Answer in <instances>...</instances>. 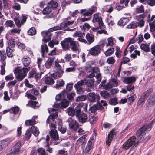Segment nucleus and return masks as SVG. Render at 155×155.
Returning a JSON list of instances; mask_svg holds the SVG:
<instances>
[{
  "mask_svg": "<svg viewBox=\"0 0 155 155\" xmlns=\"http://www.w3.org/2000/svg\"><path fill=\"white\" fill-rule=\"evenodd\" d=\"M75 23L74 21H73V19H71V17H68L64 19V21L61 23L60 26H54L50 28L49 31H54L59 30H62L65 31H73L76 29V28L71 29L67 27L72 25L74 27V23Z\"/></svg>",
  "mask_w": 155,
  "mask_h": 155,
  "instance_id": "obj_1",
  "label": "nucleus"
},
{
  "mask_svg": "<svg viewBox=\"0 0 155 155\" xmlns=\"http://www.w3.org/2000/svg\"><path fill=\"white\" fill-rule=\"evenodd\" d=\"M30 67H17L15 68L14 72L16 75V78L19 81H21L26 76L27 73L30 71Z\"/></svg>",
  "mask_w": 155,
  "mask_h": 155,
  "instance_id": "obj_2",
  "label": "nucleus"
},
{
  "mask_svg": "<svg viewBox=\"0 0 155 155\" xmlns=\"http://www.w3.org/2000/svg\"><path fill=\"white\" fill-rule=\"evenodd\" d=\"M106 80L102 81L99 85V87H103V89L109 90L113 87L117 86L118 85V82L115 78H112L109 80V82L106 84Z\"/></svg>",
  "mask_w": 155,
  "mask_h": 155,
  "instance_id": "obj_3",
  "label": "nucleus"
},
{
  "mask_svg": "<svg viewBox=\"0 0 155 155\" xmlns=\"http://www.w3.org/2000/svg\"><path fill=\"white\" fill-rule=\"evenodd\" d=\"M132 145L135 147L138 145V142L136 141V137L134 136L132 137L125 142L123 144V148L126 150Z\"/></svg>",
  "mask_w": 155,
  "mask_h": 155,
  "instance_id": "obj_4",
  "label": "nucleus"
},
{
  "mask_svg": "<svg viewBox=\"0 0 155 155\" xmlns=\"http://www.w3.org/2000/svg\"><path fill=\"white\" fill-rule=\"evenodd\" d=\"M107 104L103 100H101V102H97L96 104H94L90 108V110L92 113H95L97 110H103L104 108L103 106H106Z\"/></svg>",
  "mask_w": 155,
  "mask_h": 155,
  "instance_id": "obj_5",
  "label": "nucleus"
},
{
  "mask_svg": "<svg viewBox=\"0 0 155 155\" xmlns=\"http://www.w3.org/2000/svg\"><path fill=\"white\" fill-rule=\"evenodd\" d=\"M55 65L57 71L52 74V76L54 78H58L61 76L64 72L62 67L58 62L55 61Z\"/></svg>",
  "mask_w": 155,
  "mask_h": 155,
  "instance_id": "obj_6",
  "label": "nucleus"
},
{
  "mask_svg": "<svg viewBox=\"0 0 155 155\" xmlns=\"http://www.w3.org/2000/svg\"><path fill=\"white\" fill-rule=\"evenodd\" d=\"M81 111V109L80 106H77L75 109L72 107H69L66 110L68 114L71 116L75 115L77 117L78 116Z\"/></svg>",
  "mask_w": 155,
  "mask_h": 155,
  "instance_id": "obj_7",
  "label": "nucleus"
},
{
  "mask_svg": "<svg viewBox=\"0 0 155 155\" xmlns=\"http://www.w3.org/2000/svg\"><path fill=\"white\" fill-rule=\"evenodd\" d=\"M153 122H151L148 125L143 126L140 128L137 132V136H142L145 134L146 130L149 131L150 130L153 125Z\"/></svg>",
  "mask_w": 155,
  "mask_h": 155,
  "instance_id": "obj_8",
  "label": "nucleus"
},
{
  "mask_svg": "<svg viewBox=\"0 0 155 155\" xmlns=\"http://www.w3.org/2000/svg\"><path fill=\"white\" fill-rule=\"evenodd\" d=\"M21 144L20 142H17L11 149V152L6 155H17L21 152L20 148Z\"/></svg>",
  "mask_w": 155,
  "mask_h": 155,
  "instance_id": "obj_9",
  "label": "nucleus"
},
{
  "mask_svg": "<svg viewBox=\"0 0 155 155\" xmlns=\"http://www.w3.org/2000/svg\"><path fill=\"white\" fill-rule=\"evenodd\" d=\"M87 97L89 101L91 103H94L97 101V102L99 101L100 97L99 94H96L94 92L89 93L87 95Z\"/></svg>",
  "mask_w": 155,
  "mask_h": 155,
  "instance_id": "obj_10",
  "label": "nucleus"
},
{
  "mask_svg": "<svg viewBox=\"0 0 155 155\" xmlns=\"http://www.w3.org/2000/svg\"><path fill=\"white\" fill-rule=\"evenodd\" d=\"M99 13H96L94 15V16L92 20L93 22H98L100 29H104V26L103 23L102 18L99 16Z\"/></svg>",
  "mask_w": 155,
  "mask_h": 155,
  "instance_id": "obj_11",
  "label": "nucleus"
},
{
  "mask_svg": "<svg viewBox=\"0 0 155 155\" xmlns=\"http://www.w3.org/2000/svg\"><path fill=\"white\" fill-rule=\"evenodd\" d=\"M101 49L100 45H96L91 48L89 50V53L92 56H97L101 53Z\"/></svg>",
  "mask_w": 155,
  "mask_h": 155,
  "instance_id": "obj_12",
  "label": "nucleus"
},
{
  "mask_svg": "<svg viewBox=\"0 0 155 155\" xmlns=\"http://www.w3.org/2000/svg\"><path fill=\"white\" fill-rule=\"evenodd\" d=\"M96 10V7L93 6L90 8L87 11L85 9L81 10L80 12L84 16H89L95 12Z\"/></svg>",
  "mask_w": 155,
  "mask_h": 155,
  "instance_id": "obj_13",
  "label": "nucleus"
},
{
  "mask_svg": "<svg viewBox=\"0 0 155 155\" xmlns=\"http://www.w3.org/2000/svg\"><path fill=\"white\" fill-rule=\"evenodd\" d=\"M68 121L70 128L74 130H76L79 127L78 122L75 120L71 118H68Z\"/></svg>",
  "mask_w": 155,
  "mask_h": 155,
  "instance_id": "obj_14",
  "label": "nucleus"
},
{
  "mask_svg": "<svg viewBox=\"0 0 155 155\" xmlns=\"http://www.w3.org/2000/svg\"><path fill=\"white\" fill-rule=\"evenodd\" d=\"M49 30V29L48 31H44L41 33V35L44 38L42 40L45 42L48 41L51 39V36L52 35L51 32L53 31H50Z\"/></svg>",
  "mask_w": 155,
  "mask_h": 155,
  "instance_id": "obj_15",
  "label": "nucleus"
},
{
  "mask_svg": "<svg viewBox=\"0 0 155 155\" xmlns=\"http://www.w3.org/2000/svg\"><path fill=\"white\" fill-rule=\"evenodd\" d=\"M146 16L145 14H142L136 16V19L138 21L137 24L138 26L142 27L144 25V22L143 18L146 17Z\"/></svg>",
  "mask_w": 155,
  "mask_h": 155,
  "instance_id": "obj_16",
  "label": "nucleus"
},
{
  "mask_svg": "<svg viewBox=\"0 0 155 155\" xmlns=\"http://www.w3.org/2000/svg\"><path fill=\"white\" fill-rule=\"evenodd\" d=\"M71 39V38H68L65 39L61 42V46L64 49L66 50L69 49V44H70Z\"/></svg>",
  "mask_w": 155,
  "mask_h": 155,
  "instance_id": "obj_17",
  "label": "nucleus"
},
{
  "mask_svg": "<svg viewBox=\"0 0 155 155\" xmlns=\"http://www.w3.org/2000/svg\"><path fill=\"white\" fill-rule=\"evenodd\" d=\"M69 104V102L66 99H64L58 103L54 104V107L57 108H64L67 107Z\"/></svg>",
  "mask_w": 155,
  "mask_h": 155,
  "instance_id": "obj_18",
  "label": "nucleus"
},
{
  "mask_svg": "<svg viewBox=\"0 0 155 155\" xmlns=\"http://www.w3.org/2000/svg\"><path fill=\"white\" fill-rule=\"evenodd\" d=\"M84 80L85 81V84L89 88H88L87 89V91L90 92L91 91V88L94 89V81L92 79H90L86 81L85 79H84Z\"/></svg>",
  "mask_w": 155,
  "mask_h": 155,
  "instance_id": "obj_19",
  "label": "nucleus"
},
{
  "mask_svg": "<svg viewBox=\"0 0 155 155\" xmlns=\"http://www.w3.org/2000/svg\"><path fill=\"white\" fill-rule=\"evenodd\" d=\"M77 117H78L79 122L83 124L88 121L87 115L85 113H83L80 115L79 114Z\"/></svg>",
  "mask_w": 155,
  "mask_h": 155,
  "instance_id": "obj_20",
  "label": "nucleus"
},
{
  "mask_svg": "<svg viewBox=\"0 0 155 155\" xmlns=\"http://www.w3.org/2000/svg\"><path fill=\"white\" fill-rule=\"evenodd\" d=\"M91 19V17L88 18H81L79 17L77 20L76 18H74L73 19V21H74V22H75L74 23V27L76 26L79 23L81 24L82 22H84L86 21L90 20Z\"/></svg>",
  "mask_w": 155,
  "mask_h": 155,
  "instance_id": "obj_21",
  "label": "nucleus"
},
{
  "mask_svg": "<svg viewBox=\"0 0 155 155\" xmlns=\"http://www.w3.org/2000/svg\"><path fill=\"white\" fill-rule=\"evenodd\" d=\"M136 46L135 45H130V44H129L124 51V55H127L128 52L130 53H131L134 49Z\"/></svg>",
  "mask_w": 155,
  "mask_h": 155,
  "instance_id": "obj_22",
  "label": "nucleus"
},
{
  "mask_svg": "<svg viewBox=\"0 0 155 155\" xmlns=\"http://www.w3.org/2000/svg\"><path fill=\"white\" fill-rule=\"evenodd\" d=\"M115 130L113 129L111 130L108 135V139L106 142V144L108 146H109L110 144L111 141H112L113 136L115 134Z\"/></svg>",
  "mask_w": 155,
  "mask_h": 155,
  "instance_id": "obj_23",
  "label": "nucleus"
},
{
  "mask_svg": "<svg viewBox=\"0 0 155 155\" xmlns=\"http://www.w3.org/2000/svg\"><path fill=\"white\" fill-rule=\"evenodd\" d=\"M50 133L51 138L54 139L55 141L58 140L59 137L56 129H51Z\"/></svg>",
  "mask_w": 155,
  "mask_h": 155,
  "instance_id": "obj_24",
  "label": "nucleus"
},
{
  "mask_svg": "<svg viewBox=\"0 0 155 155\" xmlns=\"http://www.w3.org/2000/svg\"><path fill=\"white\" fill-rule=\"evenodd\" d=\"M38 118L37 116H35L33 117L32 119L26 120L25 123L26 126H29L35 124H36L35 119Z\"/></svg>",
  "mask_w": 155,
  "mask_h": 155,
  "instance_id": "obj_25",
  "label": "nucleus"
},
{
  "mask_svg": "<svg viewBox=\"0 0 155 155\" xmlns=\"http://www.w3.org/2000/svg\"><path fill=\"white\" fill-rule=\"evenodd\" d=\"M58 117V113L55 112L53 114L50 115L48 117L47 120V123H50V122H53L55 119L57 118Z\"/></svg>",
  "mask_w": 155,
  "mask_h": 155,
  "instance_id": "obj_26",
  "label": "nucleus"
},
{
  "mask_svg": "<svg viewBox=\"0 0 155 155\" xmlns=\"http://www.w3.org/2000/svg\"><path fill=\"white\" fill-rule=\"evenodd\" d=\"M22 64L25 67H28L31 62V60L30 58L28 57H24L22 59Z\"/></svg>",
  "mask_w": 155,
  "mask_h": 155,
  "instance_id": "obj_27",
  "label": "nucleus"
},
{
  "mask_svg": "<svg viewBox=\"0 0 155 155\" xmlns=\"http://www.w3.org/2000/svg\"><path fill=\"white\" fill-rule=\"evenodd\" d=\"M54 57L49 58L46 61L45 64V66L46 68L49 69L51 68L54 61Z\"/></svg>",
  "mask_w": 155,
  "mask_h": 155,
  "instance_id": "obj_28",
  "label": "nucleus"
},
{
  "mask_svg": "<svg viewBox=\"0 0 155 155\" xmlns=\"http://www.w3.org/2000/svg\"><path fill=\"white\" fill-rule=\"evenodd\" d=\"M86 38L89 44L93 43L94 40V35L91 33H87L86 35Z\"/></svg>",
  "mask_w": 155,
  "mask_h": 155,
  "instance_id": "obj_29",
  "label": "nucleus"
},
{
  "mask_svg": "<svg viewBox=\"0 0 155 155\" xmlns=\"http://www.w3.org/2000/svg\"><path fill=\"white\" fill-rule=\"evenodd\" d=\"M11 141L9 139L7 138L1 141V143L0 146L3 147V148H5L10 143Z\"/></svg>",
  "mask_w": 155,
  "mask_h": 155,
  "instance_id": "obj_30",
  "label": "nucleus"
},
{
  "mask_svg": "<svg viewBox=\"0 0 155 155\" xmlns=\"http://www.w3.org/2000/svg\"><path fill=\"white\" fill-rule=\"evenodd\" d=\"M70 45L71 46V49L73 51H76L78 50L79 45L76 44L75 41L73 40L72 38L70 42Z\"/></svg>",
  "mask_w": 155,
  "mask_h": 155,
  "instance_id": "obj_31",
  "label": "nucleus"
},
{
  "mask_svg": "<svg viewBox=\"0 0 155 155\" xmlns=\"http://www.w3.org/2000/svg\"><path fill=\"white\" fill-rule=\"evenodd\" d=\"M49 136L48 135H47L46 139V142L45 143L46 144L44 145V147H47L48 148L47 149V150L50 153H51L52 152V149L50 147H48L49 146Z\"/></svg>",
  "mask_w": 155,
  "mask_h": 155,
  "instance_id": "obj_32",
  "label": "nucleus"
},
{
  "mask_svg": "<svg viewBox=\"0 0 155 155\" xmlns=\"http://www.w3.org/2000/svg\"><path fill=\"white\" fill-rule=\"evenodd\" d=\"M147 102L149 106L155 104V95H151L148 99Z\"/></svg>",
  "mask_w": 155,
  "mask_h": 155,
  "instance_id": "obj_33",
  "label": "nucleus"
},
{
  "mask_svg": "<svg viewBox=\"0 0 155 155\" xmlns=\"http://www.w3.org/2000/svg\"><path fill=\"white\" fill-rule=\"evenodd\" d=\"M129 21V19L128 18H122L119 21L118 23L119 25L124 26Z\"/></svg>",
  "mask_w": 155,
  "mask_h": 155,
  "instance_id": "obj_34",
  "label": "nucleus"
},
{
  "mask_svg": "<svg viewBox=\"0 0 155 155\" xmlns=\"http://www.w3.org/2000/svg\"><path fill=\"white\" fill-rule=\"evenodd\" d=\"M2 1L5 9H8L10 7L11 5V1L10 0H2Z\"/></svg>",
  "mask_w": 155,
  "mask_h": 155,
  "instance_id": "obj_35",
  "label": "nucleus"
},
{
  "mask_svg": "<svg viewBox=\"0 0 155 155\" xmlns=\"http://www.w3.org/2000/svg\"><path fill=\"white\" fill-rule=\"evenodd\" d=\"M136 78L134 77L126 78L124 80V82L127 84H130L135 81Z\"/></svg>",
  "mask_w": 155,
  "mask_h": 155,
  "instance_id": "obj_36",
  "label": "nucleus"
},
{
  "mask_svg": "<svg viewBox=\"0 0 155 155\" xmlns=\"http://www.w3.org/2000/svg\"><path fill=\"white\" fill-rule=\"evenodd\" d=\"M101 96L104 99H107L110 97V94L107 91L103 90L100 93Z\"/></svg>",
  "mask_w": 155,
  "mask_h": 155,
  "instance_id": "obj_37",
  "label": "nucleus"
},
{
  "mask_svg": "<svg viewBox=\"0 0 155 155\" xmlns=\"http://www.w3.org/2000/svg\"><path fill=\"white\" fill-rule=\"evenodd\" d=\"M45 82L47 84L51 85L54 84V79L51 77H49L45 78Z\"/></svg>",
  "mask_w": 155,
  "mask_h": 155,
  "instance_id": "obj_38",
  "label": "nucleus"
},
{
  "mask_svg": "<svg viewBox=\"0 0 155 155\" xmlns=\"http://www.w3.org/2000/svg\"><path fill=\"white\" fill-rule=\"evenodd\" d=\"M30 129L31 130L33 134L35 136H37L38 135L39 131L36 127L33 126L31 127Z\"/></svg>",
  "mask_w": 155,
  "mask_h": 155,
  "instance_id": "obj_39",
  "label": "nucleus"
},
{
  "mask_svg": "<svg viewBox=\"0 0 155 155\" xmlns=\"http://www.w3.org/2000/svg\"><path fill=\"white\" fill-rule=\"evenodd\" d=\"M141 49L145 52H149L150 51L149 45L146 44H142L140 45Z\"/></svg>",
  "mask_w": 155,
  "mask_h": 155,
  "instance_id": "obj_40",
  "label": "nucleus"
},
{
  "mask_svg": "<svg viewBox=\"0 0 155 155\" xmlns=\"http://www.w3.org/2000/svg\"><path fill=\"white\" fill-rule=\"evenodd\" d=\"M41 53L42 54V56H44V52H46L48 53V49L47 46L46 44H44L41 45Z\"/></svg>",
  "mask_w": 155,
  "mask_h": 155,
  "instance_id": "obj_41",
  "label": "nucleus"
},
{
  "mask_svg": "<svg viewBox=\"0 0 155 155\" xmlns=\"http://www.w3.org/2000/svg\"><path fill=\"white\" fill-rule=\"evenodd\" d=\"M86 137V135H84L80 138L77 141V143L80 145L84 144Z\"/></svg>",
  "mask_w": 155,
  "mask_h": 155,
  "instance_id": "obj_42",
  "label": "nucleus"
},
{
  "mask_svg": "<svg viewBox=\"0 0 155 155\" xmlns=\"http://www.w3.org/2000/svg\"><path fill=\"white\" fill-rule=\"evenodd\" d=\"M114 51V49L113 48H111L108 49L105 52V54L106 56H108L111 55L113 54Z\"/></svg>",
  "mask_w": 155,
  "mask_h": 155,
  "instance_id": "obj_43",
  "label": "nucleus"
},
{
  "mask_svg": "<svg viewBox=\"0 0 155 155\" xmlns=\"http://www.w3.org/2000/svg\"><path fill=\"white\" fill-rule=\"evenodd\" d=\"M138 26L137 22L133 21L130 23L127 26L128 28L133 29L136 28Z\"/></svg>",
  "mask_w": 155,
  "mask_h": 155,
  "instance_id": "obj_44",
  "label": "nucleus"
},
{
  "mask_svg": "<svg viewBox=\"0 0 155 155\" xmlns=\"http://www.w3.org/2000/svg\"><path fill=\"white\" fill-rule=\"evenodd\" d=\"M14 20L15 22L16 26L18 28L20 27L23 24V23H22L21 21H20V20L18 18H14Z\"/></svg>",
  "mask_w": 155,
  "mask_h": 155,
  "instance_id": "obj_45",
  "label": "nucleus"
},
{
  "mask_svg": "<svg viewBox=\"0 0 155 155\" xmlns=\"http://www.w3.org/2000/svg\"><path fill=\"white\" fill-rule=\"evenodd\" d=\"M14 49H12L9 47H8L6 49V53L7 56L10 57H12L13 56L12 53L14 51Z\"/></svg>",
  "mask_w": 155,
  "mask_h": 155,
  "instance_id": "obj_46",
  "label": "nucleus"
},
{
  "mask_svg": "<svg viewBox=\"0 0 155 155\" xmlns=\"http://www.w3.org/2000/svg\"><path fill=\"white\" fill-rule=\"evenodd\" d=\"M74 87L77 90L78 94H82L84 92L83 88L82 86H78V85H75Z\"/></svg>",
  "mask_w": 155,
  "mask_h": 155,
  "instance_id": "obj_47",
  "label": "nucleus"
},
{
  "mask_svg": "<svg viewBox=\"0 0 155 155\" xmlns=\"http://www.w3.org/2000/svg\"><path fill=\"white\" fill-rule=\"evenodd\" d=\"M37 70L35 68H33L29 73L28 78H32L35 74L36 73Z\"/></svg>",
  "mask_w": 155,
  "mask_h": 155,
  "instance_id": "obj_48",
  "label": "nucleus"
},
{
  "mask_svg": "<svg viewBox=\"0 0 155 155\" xmlns=\"http://www.w3.org/2000/svg\"><path fill=\"white\" fill-rule=\"evenodd\" d=\"M31 135L32 133L31 131V129L29 128L26 131L25 134V137L26 140H29L31 137Z\"/></svg>",
  "mask_w": 155,
  "mask_h": 155,
  "instance_id": "obj_49",
  "label": "nucleus"
},
{
  "mask_svg": "<svg viewBox=\"0 0 155 155\" xmlns=\"http://www.w3.org/2000/svg\"><path fill=\"white\" fill-rule=\"evenodd\" d=\"M140 51L135 50L134 51V53L130 55V57L134 59L137 58V56H140Z\"/></svg>",
  "mask_w": 155,
  "mask_h": 155,
  "instance_id": "obj_50",
  "label": "nucleus"
},
{
  "mask_svg": "<svg viewBox=\"0 0 155 155\" xmlns=\"http://www.w3.org/2000/svg\"><path fill=\"white\" fill-rule=\"evenodd\" d=\"M84 35V34L79 31H77L73 35L74 37H83Z\"/></svg>",
  "mask_w": 155,
  "mask_h": 155,
  "instance_id": "obj_51",
  "label": "nucleus"
},
{
  "mask_svg": "<svg viewBox=\"0 0 155 155\" xmlns=\"http://www.w3.org/2000/svg\"><path fill=\"white\" fill-rule=\"evenodd\" d=\"M5 25L6 27H9L10 28H12V27H14L15 26V24L13 21L11 20L7 21L5 23Z\"/></svg>",
  "mask_w": 155,
  "mask_h": 155,
  "instance_id": "obj_52",
  "label": "nucleus"
},
{
  "mask_svg": "<svg viewBox=\"0 0 155 155\" xmlns=\"http://www.w3.org/2000/svg\"><path fill=\"white\" fill-rule=\"evenodd\" d=\"M51 12V8L48 6L44 9L42 11V13L44 14H49Z\"/></svg>",
  "mask_w": 155,
  "mask_h": 155,
  "instance_id": "obj_53",
  "label": "nucleus"
},
{
  "mask_svg": "<svg viewBox=\"0 0 155 155\" xmlns=\"http://www.w3.org/2000/svg\"><path fill=\"white\" fill-rule=\"evenodd\" d=\"M87 98V96L86 95H83L79 96L76 98V101L78 102L81 101H84Z\"/></svg>",
  "mask_w": 155,
  "mask_h": 155,
  "instance_id": "obj_54",
  "label": "nucleus"
},
{
  "mask_svg": "<svg viewBox=\"0 0 155 155\" xmlns=\"http://www.w3.org/2000/svg\"><path fill=\"white\" fill-rule=\"evenodd\" d=\"M108 43L106 45V47L112 46L114 45L113 39L112 37H110L107 39Z\"/></svg>",
  "mask_w": 155,
  "mask_h": 155,
  "instance_id": "obj_55",
  "label": "nucleus"
},
{
  "mask_svg": "<svg viewBox=\"0 0 155 155\" xmlns=\"http://www.w3.org/2000/svg\"><path fill=\"white\" fill-rule=\"evenodd\" d=\"M97 120V118L96 117L94 116L90 117L89 119H88V121L91 124L95 123Z\"/></svg>",
  "mask_w": 155,
  "mask_h": 155,
  "instance_id": "obj_56",
  "label": "nucleus"
},
{
  "mask_svg": "<svg viewBox=\"0 0 155 155\" xmlns=\"http://www.w3.org/2000/svg\"><path fill=\"white\" fill-rule=\"evenodd\" d=\"M144 7L143 5H141L140 6H138L136 8V12L138 13H142L144 12Z\"/></svg>",
  "mask_w": 155,
  "mask_h": 155,
  "instance_id": "obj_57",
  "label": "nucleus"
},
{
  "mask_svg": "<svg viewBox=\"0 0 155 155\" xmlns=\"http://www.w3.org/2000/svg\"><path fill=\"white\" fill-rule=\"evenodd\" d=\"M107 61L109 64H113L115 62V60L113 57H110L107 58Z\"/></svg>",
  "mask_w": 155,
  "mask_h": 155,
  "instance_id": "obj_58",
  "label": "nucleus"
},
{
  "mask_svg": "<svg viewBox=\"0 0 155 155\" xmlns=\"http://www.w3.org/2000/svg\"><path fill=\"white\" fill-rule=\"evenodd\" d=\"M28 34L30 35H33L36 34L35 29L34 27H32L28 31Z\"/></svg>",
  "mask_w": 155,
  "mask_h": 155,
  "instance_id": "obj_59",
  "label": "nucleus"
},
{
  "mask_svg": "<svg viewBox=\"0 0 155 155\" xmlns=\"http://www.w3.org/2000/svg\"><path fill=\"white\" fill-rule=\"evenodd\" d=\"M15 40L14 39H11L9 40V43L8 45V47H9V48H13L15 46Z\"/></svg>",
  "mask_w": 155,
  "mask_h": 155,
  "instance_id": "obj_60",
  "label": "nucleus"
},
{
  "mask_svg": "<svg viewBox=\"0 0 155 155\" xmlns=\"http://www.w3.org/2000/svg\"><path fill=\"white\" fill-rule=\"evenodd\" d=\"M5 63L3 62L1 66V74L2 75H3L5 74Z\"/></svg>",
  "mask_w": 155,
  "mask_h": 155,
  "instance_id": "obj_61",
  "label": "nucleus"
},
{
  "mask_svg": "<svg viewBox=\"0 0 155 155\" xmlns=\"http://www.w3.org/2000/svg\"><path fill=\"white\" fill-rule=\"evenodd\" d=\"M64 97V93H61L56 95L55 99L56 100L60 101L63 99Z\"/></svg>",
  "mask_w": 155,
  "mask_h": 155,
  "instance_id": "obj_62",
  "label": "nucleus"
},
{
  "mask_svg": "<svg viewBox=\"0 0 155 155\" xmlns=\"http://www.w3.org/2000/svg\"><path fill=\"white\" fill-rule=\"evenodd\" d=\"M76 94L75 92H72L68 94L67 95V98L70 100H71L74 98Z\"/></svg>",
  "mask_w": 155,
  "mask_h": 155,
  "instance_id": "obj_63",
  "label": "nucleus"
},
{
  "mask_svg": "<svg viewBox=\"0 0 155 155\" xmlns=\"http://www.w3.org/2000/svg\"><path fill=\"white\" fill-rule=\"evenodd\" d=\"M38 152L41 155H47L45 149L42 148H39L37 150Z\"/></svg>",
  "mask_w": 155,
  "mask_h": 155,
  "instance_id": "obj_64",
  "label": "nucleus"
}]
</instances>
